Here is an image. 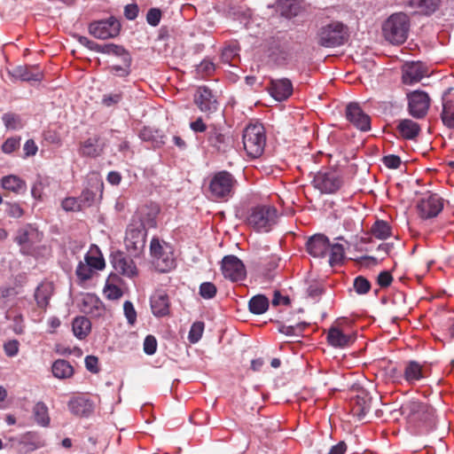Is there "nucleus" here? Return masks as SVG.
<instances>
[{
    "label": "nucleus",
    "mask_w": 454,
    "mask_h": 454,
    "mask_svg": "<svg viewBox=\"0 0 454 454\" xmlns=\"http://www.w3.org/2000/svg\"><path fill=\"white\" fill-rule=\"evenodd\" d=\"M159 211V207L157 205H153L147 219L143 220V223L137 227L130 225L127 229L124 243L127 251L131 256H139L143 252L146 242L145 229L146 227L153 228L156 226L155 218Z\"/></svg>",
    "instance_id": "1"
},
{
    "label": "nucleus",
    "mask_w": 454,
    "mask_h": 454,
    "mask_svg": "<svg viewBox=\"0 0 454 454\" xmlns=\"http://www.w3.org/2000/svg\"><path fill=\"white\" fill-rule=\"evenodd\" d=\"M400 411L407 422L414 427H434V410L427 403L410 400L402 404Z\"/></svg>",
    "instance_id": "2"
},
{
    "label": "nucleus",
    "mask_w": 454,
    "mask_h": 454,
    "mask_svg": "<svg viewBox=\"0 0 454 454\" xmlns=\"http://www.w3.org/2000/svg\"><path fill=\"white\" fill-rule=\"evenodd\" d=\"M410 27V19L405 13H394L383 23L382 34L387 42L399 45L407 40Z\"/></svg>",
    "instance_id": "3"
},
{
    "label": "nucleus",
    "mask_w": 454,
    "mask_h": 454,
    "mask_svg": "<svg viewBox=\"0 0 454 454\" xmlns=\"http://www.w3.org/2000/svg\"><path fill=\"white\" fill-rule=\"evenodd\" d=\"M238 181L226 170L215 173L208 184L210 198L216 201H228L235 193Z\"/></svg>",
    "instance_id": "4"
},
{
    "label": "nucleus",
    "mask_w": 454,
    "mask_h": 454,
    "mask_svg": "<svg viewBox=\"0 0 454 454\" xmlns=\"http://www.w3.org/2000/svg\"><path fill=\"white\" fill-rule=\"evenodd\" d=\"M348 26L338 20L322 26L317 34V43L325 48L341 46L348 40Z\"/></svg>",
    "instance_id": "5"
},
{
    "label": "nucleus",
    "mask_w": 454,
    "mask_h": 454,
    "mask_svg": "<svg viewBox=\"0 0 454 454\" xmlns=\"http://www.w3.org/2000/svg\"><path fill=\"white\" fill-rule=\"evenodd\" d=\"M266 137L264 128L261 124H250L243 132V145L247 155L251 158L261 156L264 151Z\"/></svg>",
    "instance_id": "6"
},
{
    "label": "nucleus",
    "mask_w": 454,
    "mask_h": 454,
    "mask_svg": "<svg viewBox=\"0 0 454 454\" xmlns=\"http://www.w3.org/2000/svg\"><path fill=\"white\" fill-rule=\"evenodd\" d=\"M278 211L271 206L254 208L247 218L248 224L258 231L268 232L277 223Z\"/></svg>",
    "instance_id": "7"
},
{
    "label": "nucleus",
    "mask_w": 454,
    "mask_h": 454,
    "mask_svg": "<svg viewBox=\"0 0 454 454\" xmlns=\"http://www.w3.org/2000/svg\"><path fill=\"white\" fill-rule=\"evenodd\" d=\"M312 184L321 193L333 194L340 189L343 180L336 170L329 169L317 172L312 180Z\"/></svg>",
    "instance_id": "8"
},
{
    "label": "nucleus",
    "mask_w": 454,
    "mask_h": 454,
    "mask_svg": "<svg viewBox=\"0 0 454 454\" xmlns=\"http://www.w3.org/2000/svg\"><path fill=\"white\" fill-rule=\"evenodd\" d=\"M120 31L121 23L114 17L96 20L89 25L90 34L101 40L116 37L120 34Z\"/></svg>",
    "instance_id": "9"
},
{
    "label": "nucleus",
    "mask_w": 454,
    "mask_h": 454,
    "mask_svg": "<svg viewBox=\"0 0 454 454\" xmlns=\"http://www.w3.org/2000/svg\"><path fill=\"white\" fill-rule=\"evenodd\" d=\"M442 208L443 199L437 193L427 192L417 204L418 214L422 219L437 216Z\"/></svg>",
    "instance_id": "10"
},
{
    "label": "nucleus",
    "mask_w": 454,
    "mask_h": 454,
    "mask_svg": "<svg viewBox=\"0 0 454 454\" xmlns=\"http://www.w3.org/2000/svg\"><path fill=\"white\" fill-rule=\"evenodd\" d=\"M408 112L416 119L424 118L430 106L428 94L422 90H414L407 94Z\"/></svg>",
    "instance_id": "11"
},
{
    "label": "nucleus",
    "mask_w": 454,
    "mask_h": 454,
    "mask_svg": "<svg viewBox=\"0 0 454 454\" xmlns=\"http://www.w3.org/2000/svg\"><path fill=\"white\" fill-rule=\"evenodd\" d=\"M222 273L225 278L232 282L240 281L246 277V268L241 260L237 256L230 254L222 260Z\"/></svg>",
    "instance_id": "12"
},
{
    "label": "nucleus",
    "mask_w": 454,
    "mask_h": 454,
    "mask_svg": "<svg viewBox=\"0 0 454 454\" xmlns=\"http://www.w3.org/2000/svg\"><path fill=\"white\" fill-rule=\"evenodd\" d=\"M106 140L99 134H93L79 144V154L82 157L96 159L104 154Z\"/></svg>",
    "instance_id": "13"
},
{
    "label": "nucleus",
    "mask_w": 454,
    "mask_h": 454,
    "mask_svg": "<svg viewBox=\"0 0 454 454\" xmlns=\"http://www.w3.org/2000/svg\"><path fill=\"white\" fill-rule=\"evenodd\" d=\"M231 137L223 127L212 124L207 132V142L217 152H225L231 144Z\"/></svg>",
    "instance_id": "14"
},
{
    "label": "nucleus",
    "mask_w": 454,
    "mask_h": 454,
    "mask_svg": "<svg viewBox=\"0 0 454 454\" xmlns=\"http://www.w3.org/2000/svg\"><path fill=\"white\" fill-rule=\"evenodd\" d=\"M194 103L207 117L217 111L218 102L212 90L206 86L199 87L194 95Z\"/></svg>",
    "instance_id": "15"
},
{
    "label": "nucleus",
    "mask_w": 454,
    "mask_h": 454,
    "mask_svg": "<svg viewBox=\"0 0 454 454\" xmlns=\"http://www.w3.org/2000/svg\"><path fill=\"white\" fill-rule=\"evenodd\" d=\"M346 118L361 131L371 129V118L362 110L357 103H350L347 106Z\"/></svg>",
    "instance_id": "16"
},
{
    "label": "nucleus",
    "mask_w": 454,
    "mask_h": 454,
    "mask_svg": "<svg viewBox=\"0 0 454 454\" xmlns=\"http://www.w3.org/2000/svg\"><path fill=\"white\" fill-rule=\"evenodd\" d=\"M329 248L330 240L325 234H314L306 242V251L315 258H325Z\"/></svg>",
    "instance_id": "17"
},
{
    "label": "nucleus",
    "mask_w": 454,
    "mask_h": 454,
    "mask_svg": "<svg viewBox=\"0 0 454 454\" xmlns=\"http://www.w3.org/2000/svg\"><path fill=\"white\" fill-rule=\"evenodd\" d=\"M426 74L427 68L421 62L406 63L402 68V81L406 85L420 82Z\"/></svg>",
    "instance_id": "18"
},
{
    "label": "nucleus",
    "mask_w": 454,
    "mask_h": 454,
    "mask_svg": "<svg viewBox=\"0 0 454 454\" xmlns=\"http://www.w3.org/2000/svg\"><path fill=\"white\" fill-rule=\"evenodd\" d=\"M112 264L114 270L128 278H132L137 274L135 262L131 258L122 252H116L112 255Z\"/></svg>",
    "instance_id": "19"
},
{
    "label": "nucleus",
    "mask_w": 454,
    "mask_h": 454,
    "mask_svg": "<svg viewBox=\"0 0 454 454\" xmlns=\"http://www.w3.org/2000/svg\"><path fill=\"white\" fill-rule=\"evenodd\" d=\"M268 90L276 100L283 101L292 95L293 84L287 78L271 80Z\"/></svg>",
    "instance_id": "20"
},
{
    "label": "nucleus",
    "mask_w": 454,
    "mask_h": 454,
    "mask_svg": "<svg viewBox=\"0 0 454 454\" xmlns=\"http://www.w3.org/2000/svg\"><path fill=\"white\" fill-rule=\"evenodd\" d=\"M153 314L157 317L169 315L170 301L168 295L162 290L156 291L150 299Z\"/></svg>",
    "instance_id": "21"
},
{
    "label": "nucleus",
    "mask_w": 454,
    "mask_h": 454,
    "mask_svg": "<svg viewBox=\"0 0 454 454\" xmlns=\"http://www.w3.org/2000/svg\"><path fill=\"white\" fill-rule=\"evenodd\" d=\"M372 397L365 391H361L350 400L351 413L363 419L371 409Z\"/></svg>",
    "instance_id": "22"
},
{
    "label": "nucleus",
    "mask_w": 454,
    "mask_h": 454,
    "mask_svg": "<svg viewBox=\"0 0 454 454\" xmlns=\"http://www.w3.org/2000/svg\"><path fill=\"white\" fill-rule=\"evenodd\" d=\"M68 408L70 411L79 417H88L94 410L92 401L84 396H76L68 402Z\"/></svg>",
    "instance_id": "23"
},
{
    "label": "nucleus",
    "mask_w": 454,
    "mask_h": 454,
    "mask_svg": "<svg viewBox=\"0 0 454 454\" xmlns=\"http://www.w3.org/2000/svg\"><path fill=\"white\" fill-rule=\"evenodd\" d=\"M327 341L329 345L334 348H345L350 346L355 338L350 334H345L338 327H331L327 333Z\"/></svg>",
    "instance_id": "24"
},
{
    "label": "nucleus",
    "mask_w": 454,
    "mask_h": 454,
    "mask_svg": "<svg viewBox=\"0 0 454 454\" xmlns=\"http://www.w3.org/2000/svg\"><path fill=\"white\" fill-rule=\"evenodd\" d=\"M396 129L401 137L406 140H414L420 133V126L411 119L400 120Z\"/></svg>",
    "instance_id": "25"
},
{
    "label": "nucleus",
    "mask_w": 454,
    "mask_h": 454,
    "mask_svg": "<svg viewBox=\"0 0 454 454\" xmlns=\"http://www.w3.org/2000/svg\"><path fill=\"white\" fill-rule=\"evenodd\" d=\"M425 378L423 366L417 361H409L403 369V379L408 384L412 385Z\"/></svg>",
    "instance_id": "26"
},
{
    "label": "nucleus",
    "mask_w": 454,
    "mask_h": 454,
    "mask_svg": "<svg viewBox=\"0 0 454 454\" xmlns=\"http://www.w3.org/2000/svg\"><path fill=\"white\" fill-rule=\"evenodd\" d=\"M1 185L4 190L17 194L24 193L27 190V184L25 180L15 175L3 176L1 179Z\"/></svg>",
    "instance_id": "27"
},
{
    "label": "nucleus",
    "mask_w": 454,
    "mask_h": 454,
    "mask_svg": "<svg viewBox=\"0 0 454 454\" xmlns=\"http://www.w3.org/2000/svg\"><path fill=\"white\" fill-rule=\"evenodd\" d=\"M52 292L53 287L51 283H42L37 286L35 292V299L39 308L43 309L47 308Z\"/></svg>",
    "instance_id": "28"
},
{
    "label": "nucleus",
    "mask_w": 454,
    "mask_h": 454,
    "mask_svg": "<svg viewBox=\"0 0 454 454\" xmlns=\"http://www.w3.org/2000/svg\"><path fill=\"white\" fill-rule=\"evenodd\" d=\"M51 371L53 376L60 380L69 379L74 375L73 366L64 359L56 360L51 366Z\"/></svg>",
    "instance_id": "29"
},
{
    "label": "nucleus",
    "mask_w": 454,
    "mask_h": 454,
    "mask_svg": "<svg viewBox=\"0 0 454 454\" xmlns=\"http://www.w3.org/2000/svg\"><path fill=\"white\" fill-rule=\"evenodd\" d=\"M269 299L263 294L253 296L248 301L249 311L254 315H262L269 309Z\"/></svg>",
    "instance_id": "30"
},
{
    "label": "nucleus",
    "mask_w": 454,
    "mask_h": 454,
    "mask_svg": "<svg viewBox=\"0 0 454 454\" xmlns=\"http://www.w3.org/2000/svg\"><path fill=\"white\" fill-rule=\"evenodd\" d=\"M72 326L74 334L80 340H82L90 333L91 323L85 317H77L74 319Z\"/></svg>",
    "instance_id": "31"
},
{
    "label": "nucleus",
    "mask_w": 454,
    "mask_h": 454,
    "mask_svg": "<svg viewBox=\"0 0 454 454\" xmlns=\"http://www.w3.org/2000/svg\"><path fill=\"white\" fill-rule=\"evenodd\" d=\"M17 77L22 81H40L42 73L35 67L20 66L14 70Z\"/></svg>",
    "instance_id": "32"
},
{
    "label": "nucleus",
    "mask_w": 454,
    "mask_h": 454,
    "mask_svg": "<svg viewBox=\"0 0 454 454\" xmlns=\"http://www.w3.org/2000/svg\"><path fill=\"white\" fill-rule=\"evenodd\" d=\"M33 415L36 423L42 427L50 425V416L47 405L43 402H37L33 407Z\"/></svg>",
    "instance_id": "33"
},
{
    "label": "nucleus",
    "mask_w": 454,
    "mask_h": 454,
    "mask_svg": "<svg viewBox=\"0 0 454 454\" xmlns=\"http://www.w3.org/2000/svg\"><path fill=\"white\" fill-rule=\"evenodd\" d=\"M329 264L332 267L341 265L345 260V248L343 245L335 243L331 244L330 243V248H329Z\"/></svg>",
    "instance_id": "34"
},
{
    "label": "nucleus",
    "mask_w": 454,
    "mask_h": 454,
    "mask_svg": "<svg viewBox=\"0 0 454 454\" xmlns=\"http://www.w3.org/2000/svg\"><path fill=\"white\" fill-rule=\"evenodd\" d=\"M156 269L160 272H168L175 268L176 262L173 256V251H165L161 254V256L156 259L154 262Z\"/></svg>",
    "instance_id": "35"
},
{
    "label": "nucleus",
    "mask_w": 454,
    "mask_h": 454,
    "mask_svg": "<svg viewBox=\"0 0 454 454\" xmlns=\"http://www.w3.org/2000/svg\"><path fill=\"white\" fill-rule=\"evenodd\" d=\"M99 53L114 55L116 57H120L121 60H128L129 59H131V55L123 46L114 43L102 44Z\"/></svg>",
    "instance_id": "36"
},
{
    "label": "nucleus",
    "mask_w": 454,
    "mask_h": 454,
    "mask_svg": "<svg viewBox=\"0 0 454 454\" xmlns=\"http://www.w3.org/2000/svg\"><path fill=\"white\" fill-rule=\"evenodd\" d=\"M371 233L378 239H387L392 234L391 226L384 220H377L371 228Z\"/></svg>",
    "instance_id": "37"
},
{
    "label": "nucleus",
    "mask_w": 454,
    "mask_h": 454,
    "mask_svg": "<svg viewBox=\"0 0 454 454\" xmlns=\"http://www.w3.org/2000/svg\"><path fill=\"white\" fill-rule=\"evenodd\" d=\"M38 231L32 225H27L19 231L16 241L20 245L33 243L38 237Z\"/></svg>",
    "instance_id": "38"
},
{
    "label": "nucleus",
    "mask_w": 454,
    "mask_h": 454,
    "mask_svg": "<svg viewBox=\"0 0 454 454\" xmlns=\"http://www.w3.org/2000/svg\"><path fill=\"white\" fill-rule=\"evenodd\" d=\"M93 309L96 310V316H101L104 311L103 304L96 296L88 295L83 301V311L93 314Z\"/></svg>",
    "instance_id": "39"
},
{
    "label": "nucleus",
    "mask_w": 454,
    "mask_h": 454,
    "mask_svg": "<svg viewBox=\"0 0 454 454\" xmlns=\"http://www.w3.org/2000/svg\"><path fill=\"white\" fill-rule=\"evenodd\" d=\"M438 3L439 0H410L412 7L417 8L425 14L433 13L436 10Z\"/></svg>",
    "instance_id": "40"
},
{
    "label": "nucleus",
    "mask_w": 454,
    "mask_h": 454,
    "mask_svg": "<svg viewBox=\"0 0 454 454\" xmlns=\"http://www.w3.org/2000/svg\"><path fill=\"white\" fill-rule=\"evenodd\" d=\"M444 125L450 129H454V101L449 100L443 103L442 112L441 114Z\"/></svg>",
    "instance_id": "41"
},
{
    "label": "nucleus",
    "mask_w": 454,
    "mask_h": 454,
    "mask_svg": "<svg viewBox=\"0 0 454 454\" xmlns=\"http://www.w3.org/2000/svg\"><path fill=\"white\" fill-rule=\"evenodd\" d=\"M122 65H113L109 67V71L112 74L125 78L128 77L131 73V63H132V58L129 59L128 60H121Z\"/></svg>",
    "instance_id": "42"
},
{
    "label": "nucleus",
    "mask_w": 454,
    "mask_h": 454,
    "mask_svg": "<svg viewBox=\"0 0 454 454\" xmlns=\"http://www.w3.org/2000/svg\"><path fill=\"white\" fill-rule=\"evenodd\" d=\"M308 325L305 322L298 323L295 325H280L278 332L287 336H299Z\"/></svg>",
    "instance_id": "43"
},
{
    "label": "nucleus",
    "mask_w": 454,
    "mask_h": 454,
    "mask_svg": "<svg viewBox=\"0 0 454 454\" xmlns=\"http://www.w3.org/2000/svg\"><path fill=\"white\" fill-rule=\"evenodd\" d=\"M172 247L166 242L162 244L160 242L158 239H153L150 245L151 254L153 258V263L156 262V259L161 256V254L165 251H170Z\"/></svg>",
    "instance_id": "44"
},
{
    "label": "nucleus",
    "mask_w": 454,
    "mask_h": 454,
    "mask_svg": "<svg viewBox=\"0 0 454 454\" xmlns=\"http://www.w3.org/2000/svg\"><path fill=\"white\" fill-rule=\"evenodd\" d=\"M205 325L201 321L194 322L188 333V340L191 343H197L202 337Z\"/></svg>",
    "instance_id": "45"
},
{
    "label": "nucleus",
    "mask_w": 454,
    "mask_h": 454,
    "mask_svg": "<svg viewBox=\"0 0 454 454\" xmlns=\"http://www.w3.org/2000/svg\"><path fill=\"white\" fill-rule=\"evenodd\" d=\"M353 287L356 294H366L371 289V283L364 277L357 276L354 279Z\"/></svg>",
    "instance_id": "46"
},
{
    "label": "nucleus",
    "mask_w": 454,
    "mask_h": 454,
    "mask_svg": "<svg viewBox=\"0 0 454 454\" xmlns=\"http://www.w3.org/2000/svg\"><path fill=\"white\" fill-rule=\"evenodd\" d=\"M215 71V64L209 59L202 60L196 68L198 75L201 78L211 75Z\"/></svg>",
    "instance_id": "47"
},
{
    "label": "nucleus",
    "mask_w": 454,
    "mask_h": 454,
    "mask_svg": "<svg viewBox=\"0 0 454 454\" xmlns=\"http://www.w3.org/2000/svg\"><path fill=\"white\" fill-rule=\"evenodd\" d=\"M200 295L206 300L214 298L216 295L217 288L211 282H203L200 286Z\"/></svg>",
    "instance_id": "48"
},
{
    "label": "nucleus",
    "mask_w": 454,
    "mask_h": 454,
    "mask_svg": "<svg viewBox=\"0 0 454 454\" xmlns=\"http://www.w3.org/2000/svg\"><path fill=\"white\" fill-rule=\"evenodd\" d=\"M123 98V93L121 91L105 94L102 97L101 103L104 106L111 107L118 105Z\"/></svg>",
    "instance_id": "49"
},
{
    "label": "nucleus",
    "mask_w": 454,
    "mask_h": 454,
    "mask_svg": "<svg viewBox=\"0 0 454 454\" xmlns=\"http://www.w3.org/2000/svg\"><path fill=\"white\" fill-rule=\"evenodd\" d=\"M94 270L87 262H80L76 268V275L82 280L91 278Z\"/></svg>",
    "instance_id": "50"
},
{
    "label": "nucleus",
    "mask_w": 454,
    "mask_h": 454,
    "mask_svg": "<svg viewBox=\"0 0 454 454\" xmlns=\"http://www.w3.org/2000/svg\"><path fill=\"white\" fill-rule=\"evenodd\" d=\"M104 294L109 300H118L122 296L123 293L120 287L107 282L104 288Z\"/></svg>",
    "instance_id": "51"
},
{
    "label": "nucleus",
    "mask_w": 454,
    "mask_h": 454,
    "mask_svg": "<svg viewBox=\"0 0 454 454\" xmlns=\"http://www.w3.org/2000/svg\"><path fill=\"white\" fill-rule=\"evenodd\" d=\"M20 146V137H10L7 138L2 145V151L4 153H12L19 149Z\"/></svg>",
    "instance_id": "52"
},
{
    "label": "nucleus",
    "mask_w": 454,
    "mask_h": 454,
    "mask_svg": "<svg viewBox=\"0 0 454 454\" xmlns=\"http://www.w3.org/2000/svg\"><path fill=\"white\" fill-rule=\"evenodd\" d=\"M61 206L66 211H80L82 210V204L79 200L74 197L66 198Z\"/></svg>",
    "instance_id": "53"
},
{
    "label": "nucleus",
    "mask_w": 454,
    "mask_h": 454,
    "mask_svg": "<svg viewBox=\"0 0 454 454\" xmlns=\"http://www.w3.org/2000/svg\"><path fill=\"white\" fill-rule=\"evenodd\" d=\"M5 207V212L10 217L20 218L24 214V210L18 203L6 202Z\"/></svg>",
    "instance_id": "54"
},
{
    "label": "nucleus",
    "mask_w": 454,
    "mask_h": 454,
    "mask_svg": "<svg viewBox=\"0 0 454 454\" xmlns=\"http://www.w3.org/2000/svg\"><path fill=\"white\" fill-rule=\"evenodd\" d=\"M84 260L93 270H102L105 267V261L102 256L87 254Z\"/></svg>",
    "instance_id": "55"
},
{
    "label": "nucleus",
    "mask_w": 454,
    "mask_h": 454,
    "mask_svg": "<svg viewBox=\"0 0 454 454\" xmlns=\"http://www.w3.org/2000/svg\"><path fill=\"white\" fill-rule=\"evenodd\" d=\"M123 310L128 323L133 325L137 320V312L132 302L126 301L123 304Z\"/></svg>",
    "instance_id": "56"
},
{
    "label": "nucleus",
    "mask_w": 454,
    "mask_h": 454,
    "mask_svg": "<svg viewBox=\"0 0 454 454\" xmlns=\"http://www.w3.org/2000/svg\"><path fill=\"white\" fill-rule=\"evenodd\" d=\"M161 19V11L158 8H151L146 14V21L151 26L156 27L159 25Z\"/></svg>",
    "instance_id": "57"
},
{
    "label": "nucleus",
    "mask_w": 454,
    "mask_h": 454,
    "mask_svg": "<svg viewBox=\"0 0 454 454\" xmlns=\"http://www.w3.org/2000/svg\"><path fill=\"white\" fill-rule=\"evenodd\" d=\"M157 350V340L153 335H147L144 340V351L147 355H153Z\"/></svg>",
    "instance_id": "58"
},
{
    "label": "nucleus",
    "mask_w": 454,
    "mask_h": 454,
    "mask_svg": "<svg viewBox=\"0 0 454 454\" xmlns=\"http://www.w3.org/2000/svg\"><path fill=\"white\" fill-rule=\"evenodd\" d=\"M78 200L82 204V208L90 207L95 200V192L89 189H85L82 191Z\"/></svg>",
    "instance_id": "59"
},
{
    "label": "nucleus",
    "mask_w": 454,
    "mask_h": 454,
    "mask_svg": "<svg viewBox=\"0 0 454 454\" xmlns=\"http://www.w3.org/2000/svg\"><path fill=\"white\" fill-rule=\"evenodd\" d=\"M382 162L387 168L391 169L398 168L402 163L400 157L395 154L384 156Z\"/></svg>",
    "instance_id": "60"
},
{
    "label": "nucleus",
    "mask_w": 454,
    "mask_h": 454,
    "mask_svg": "<svg viewBox=\"0 0 454 454\" xmlns=\"http://www.w3.org/2000/svg\"><path fill=\"white\" fill-rule=\"evenodd\" d=\"M20 343L17 340H11L4 343V353L9 357L15 356L19 352Z\"/></svg>",
    "instance_id": "61"
},
{
    "label": "nucleus",
    "mask_w": 454,
    "mask_h": 454,
    "mask_svg": "<svg viewBox=\"0 0 454 454\" xmlns=\"http://www.w3.org/2000/svg\"><path fill=\"white\" fill-rule=\"evenodd\" d=\"M393 281V277L391 273L387 270L381 271L377 277V284L381 288L388 287Z\"/></svg>",
    "instance_id": "62"
},
{
    "label": "nucleus",
    "mask_w": 454,
    "mask_h": 454,
    "mask_svg": "<svg viewBox=\"0 0 454 454\" xmlns=\"http://www.w3.org/2000/svg\"><path fill=\"white\" fill-rule=\"evenodd\" d=\"M76 38L80 44L85 46L90 51L99 52L102 44H98L96 42L91 41L88 37L82 35H77Z\"/></svg>",
    "instance_id": "63"
},
{
    "label": "nucleus",
    "mask_w": 454,
    "mask_h": 454,
    "mask_svg": "<svg viewBox=\"0 0 454 454\" xmlns=\"http://www.w3.org/2000/svg\"><path fill=\"white\" fill-rule=\"evenodd\" d=\"M3 121L6 128L8 129H16L19 124V118L16 114L12 113H7L3 115Z\"/></svg>",
    "instance_id": "64"
}]
</instances>
